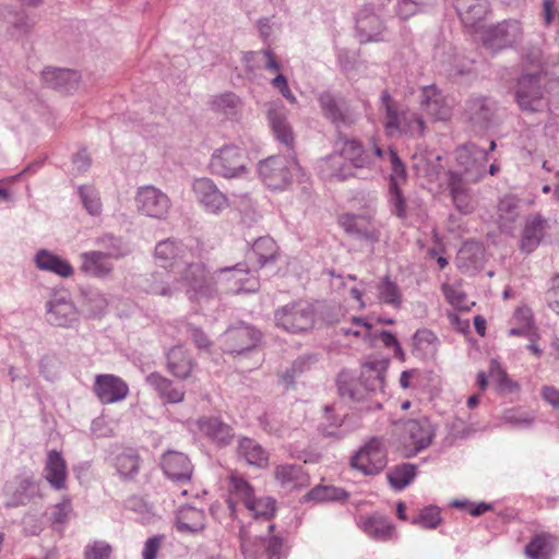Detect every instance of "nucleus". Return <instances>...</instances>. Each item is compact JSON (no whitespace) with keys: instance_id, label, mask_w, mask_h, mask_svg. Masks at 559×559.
<instances>
[{"instance_id":"1","label":"nucleus","mask_w":559,"mask_h":559,"mask_svg":"<svg viewBox=\"0 0 559 559\" xmlns=\"http://www.w3.org/2000/svg\"><path fill=\"white\" fill-rule=\"evenodd\" d=\"M337 153L329 156L325 166L330 176L338 181H345L357 176L356 170L371 169L376 159L367 152L362 143L346 135H338Z\"/></svg>"},{"instance_id":"2","label":"nucleus","mask_w":559,"mask_h":559,"mask_svg":"<svg viewBox=\"0 0 559 559\" xmlns=\"http://www.w3.org/2000/svg\"><path fill=\"white\" fill-rule=\"evenodd\" d=\"M384 369L381 362L372 361L364 365L359 379H356L349 372H341L337 377L340 395L349 402L366 400L369 393L383 389Z\"/></svg>"},{"instance_id":"3","label":"nucleus","mask_w":559,"mask_h":559,"mask_svg":"<svg viewBox=\"0 0 559 559\" xmlns=\"http://www.w3.org/2000/svg\"><path fill=\"white\" fill-rule=\"evenodd\" d=\"M176 275H178V282H182L188 287L187 294L192 300L211 299L218 293L216 271L210 273L201 261L193 262L188 259Z\"/></svg>"},{"instance_id":"4","label":"nucleus","mask_w":559,"mask_h":559,"mask_svg":"<svg viewBox=\"0 0 559 559\" xmlns=\"http://www.w3.org/2000/svg\"><path fill=\"white\" fill-rule=\"evenodd\" d=\"M299 165L293 156H270L259 163V175L263 182L273 190L287 188Z\"/></svg>"},{"instance_id":"5","label":"nucleus","mask_w":559,"mask_h":559,"mask_svg":"<svg viewBox=\"0 0 559 559\" xmlns=\"http://www.w3.org/2000/svg\"><path fill=\"white\" fill-rule=\"evenodd\" d=\"M276 325L292 333L310 330L314 324V310L306 301L292 302L275 311Z\"/></svg>"},{"instance_id":"6","label":"nucleus","mask_w":559,"mask_h":559,"mask_svg":"<svg viewBox=\"0 0 559 559\" xmlns=\"http://www.w3.org/2000/svg\"><path fill=\"white\" fill-rule=\"evenodd\" d=\"M246 164L247 156L239 146L225 145L212 154L210 167L215 175L235 178L246 173Z\"/></svg>"},{"instance_id":"7","label":"nucleus","mask_w":559,"mask_h":559,"mask_svg":"<svg viewBox=\"0 0 559 559\" xmlns=\"http://www.w3.org/2000/svg\"><path fill=\"white\" fill-rule=\"evenodd\" d=\"M386 451L381 439H370L350 460V465L365 475H377L386 466Z\"/></svg>"},{"instance_id":"8","label":"nucleus","mask_w":559,"mask_h":559,"mask_svg":"<svg viewBox=\"0 0 559 559\" xmlns=\"http://www.w3.org/2000/svg\"><path fill=\"white\" fill-rule=\"evenodd\" d=\"M523 35L521 23L516 20H506L487 27L483 34L484 46L492 51H499L518 44Z\"/></svg>"},{"instance_id":"9","label":"nucleus","mask_w":559,"mask_h":559,"mask_svg":"<svg viewBox=\"0 0 559 559\" xmlns=\"http://www.w3.org/2000/svg\"><path fill=\"white\" fill-rule=\"evenodd\" d=\"M456 160L463 167L459 174L463 176L464 180L475 183L485 176L488 151L474 143H468L457 150Z\"/></svg>"},{"instance_id":"10","label":"nucleus","mask_w":559,"mask_h":559,"mask_svg":"<svg viewBox=\"0 0 559 559\" xmlns=\"http://www.w3.org/2000/svg\"><path fill=\"white\" fill-rule=\"evenodd\" d=\"M544 91L538 74H524L518 80L515 100L523 111H538L543 106Z\"/></svg>"},{"instance_id":"11","label":"nucleus","mask_w":559,"mask_h":559,"mask_svg":"<svg viewBox=\"0 0 559 559\" xmlns=\"http://www.w3.org/2000/svg\"><path fill=\"white\" fill-rule=\"evenodd\" d=\"M192 191L204 210L212 214H219L229 206L228 198L219 191L210 178H198L193 181Z\"/></svg>"},{"instance_id":"12","label":"nucleus","mask_w":559,"mask_h":559,"mask_svg":"<svg viewBox=\"0 0 559 559\" xmlns=\"http://www.w3.org/2000/svg\"><path fill=\"white\" fill-rule=\"evenodd\" d=\"M464 112L475 129L487 130L495 121L497 104L486 96H473L466 102Z\"/></svg>"},{"instance_id":"13","label":"nucleus","mask_w":559,"mask_h":559,"mask_svg":"<svg viewBox=\"0 0 559 559\" xmlns=\"http://www.w3.org/2000/svg\"><path fill=\"white\" fill-rule=\"evenodd\" d=\"M402 437L406 445L417 453L432 442L435 428L427 417L408 419L402 423Z\"/></svg>"},{"instance_id":"14","label":"nucleus","mask_w":559,"mask_h":559,"mask_svg":"<svg viewBox=\"0 0 559 559\" xmlns=\"http://www.w3.org/2000/svg\"><path fill=\"white\" fill-rule=\"evenodd\" d=\"M135 201L139 211L158 219L165 218L170 209L169 198L163 191L152 186L140 188Z\"/></svg>"},{"instance_id":"15","label":"nucleus","mask_w":559,"mask_h":559,"mask_svg":"<svg viewBox=\"0 0 559 559\" xmlns=\"http://www.w3.org/2000/svg\"><path fill=\"white\" fill-rule=\"evenodd\" d=\"M261 334L250 325L229 328L223 336L224 350L229 354L240 355L253 349L260 342Z\"/></svg>"},{"instance_id":"16","label":"nucleus","mask_w":559,"mask_h":559,"mask_svg":"<svg viewBox=\"0 0 559 559\" xmlns=\"http://www.w3.org/2000/svg\"><path fill=\"white\" fill-rule=\"evenodd\" d=\"M322 112L337 128L349 127L357 120L356 114L344 99H337L331 93L324 92L319 96Z\"/></svg>"},{"instance_id":"17","label":"nucleus","mask_w":559,"mask_h":559,"mask_svg":"<svg viewBox=\"0 0 559 559\" xmlns=\"http://www.w3.org/2000/svg\"><path fill=\"white\" fill-rule=\"evenodd\" d=\"M162 468L169 479L182 485L189 483L193 474L190 459L179 451H167L162 457Z\"/></svg>"},{"instance_id":"18","label":"nucleus","mask_w":559,"mask_h":559,"mask_svg":"<svg viewBox=\"0 0 559 559\" xmlns=\"http://www.w3.org/2000/svg\"><path fill=\"white\" fill-rule=\"evenodd\" d=\"M112 259L102 253L100 250H91L80 254L81 273L94 278H108L112 275L115 266Z\"/></svg>"},{"instance_id":"19","label":"nucleus","mask_w":559,"mask_h":559,"mask_svg":"<svg viewBox=\"0 0 559 559\" xmlns=\"http://www.w3.org/2000/svg\"><path fill=\"white\" fill-rule=\"evenodd\" d=\"M356 28L360 36V41H379L381 33L384 29L383 22L374 12L371 3L365 4L357 13Z\"/></svg>"},{"instance_id":"20","label":"nucleus","mask_w":559,"mask_h":559,"mask_svg":"<svg viewBox=\"0 0 559 559\" xmlns=\"http://www.w3.org/2000/svg\"><path fill=\"white\" fill-rule=\"evenodd\" d=\"M266 116L275 138L284 145L290 147L294 135L287 121V109L281 100L267 103Z\"/></svg>"},{"instance_id":"21","label":"nucleus","mask_w":559,"mask_h":559,"mask_svg":"<svg viewBox=\"0 0 559 559\" xmlns=\"http://www.w3.org/2000/svg\"><path fill=\"white\" fill-rule=\"evenodd\" d=\"M266 116L275 138L284 145L290 147L294 135L287 121V109L281 100L267 103Z\"/></svg>"},{"instance_id":"22","label":"nucleus","mask_w":559,"mask_h":559,"mask_svg":"<svg viewBox=\"0 0 559 559\" xmlns=\"http://www.w3.org/2000/svg\"><path fill=\"white\" fill-rule=\"evenodd\" d=\"M94 390L98 399L105 404L122 401L129 393L128 384L114 374L97 376Z\"/></svg>"},{"instance_id":"23","label":"nucleus","mask_w":559,"mask_h":559,"mask_svg":"<svg viewBox=\"0 0 559 559\" xmlns=\"http://www.w3.org/2000/svg\"><path fill=\"white\" fill-rule=\"evenodd\" d=\"M189 251L181 243L170 239L159 241L155 248V259L164 267H170L175 274L189 259Z\"/></svg>"},{"instance_id":"24","label":"nucleus","mask_w":559,"mask_h":559,"mask_svg":"<svg viewBox=\"0 0 559 559\" xmlns=\"http://www.w3.org/2000/svg\"><path fill=\"white\" fill-rule=\"evenodd\" d=\"M469 182L464 180L459 171L448 173V187L455 207L463 214L472 213L475 207L473 194L467 187Z\"/></svg>"},{"instance_id":"25","label":"nucleus","mask_w":559,"mask_h":559,"mask_svg":"<svg viewBox=\"0 0 559 559\" xmlns=\"http://www.w3.org/2000/svg\"><path fill=\"white\" fill-rule=\"evenodd\" d=\"M47 321L51 325L71 328L79 321L76 308L70 300L53 298L47 302Z\"/></svg>"},{"instance_id":"26","label":"nucleus","mask_w":559,"mask_h":559,"mask_svg":"<svg viewBox=\"0 0 559 559\" xmlns=\"http://www.w3.org/2000/svg\"><path fill=\"white\" fill-rule=\"evenodd\" d=\"M340 224L349 235L376 242L380 238V231L369 216L344 214Z\"/></svg>"},{"instance_id":"27","label":"nucleus","mask_w":559,"mask_h":559,"mask_svg":"<svg viewBox=\"0 0 559 559\" xmlns=\"http://www.w3.org/2000/svg\"><path fill=\"white\" fill-rule=\"evenodd\" d=\"M175 525L182 534H200L206 526V514L201 509L183 506L177 511Z\"/></svg>"},{"instance_id":"28","label":"nucleus","mask_w":559,"mask_h":559,"mask_svg":"<svg viewBox=\"0 0 559 559\" xmlns=\"http://www.w3.org/2000/svg\"><path fill=\"white\" fill-rule=\"evenodd\" d=\"M44 478L56 490H62L67 488V463L61 453L57 450H51L47 454L44 468Z\"/></svg>"},{"instance_id":"29","label":"nucleus","mask_w":559,"mask_h":559,"mask_svg":"<svg viewBox=\"0 0 559 559\" xmlns=\"http://www.w3.org/2000/svg\"><path fill=\"white\" fill-rule=\"evenodd\" d=\"M146 383L154 389L158 397L166 403L178 404L185 399V388L175 385L174 382L158 372H152L146 377Z\"/></svg>"},{"instance_id":"30","label":"nucleus","mask_w":559,"mask_h":559,"mask_svg":"<svg viewBox=\"0 0 559 559\" xmlns=\"http://www.w3.org/2000/svg\"><path fill=\"white\" fill-rule=\"evenodd\" d=\"M197 425L203 435L218 445H227L234 438L233 428L217 417H202Z\"/></svg>"},{"instance_id":"31","label":"nucleus","mask_w":559,"mask_h":559,"mask_svg":"<svg viewBox=\"0 0 559 559\" xmlns=\"http://www.w3.org/2000/svg\"><path fill=\"white\" fill-rule=\"evenodd\" d=\"M455 10L465 26H475L481 22L489 12L488 0H456Z\"/></svg>"},{"instance_id":"32","label":"nucleus","mask_w":559,"mask_h":559,"mask_svg":"<svg viewBox=\"0 0 559 559\" xmlns=\"http://www.w3.org/2000/svg\"><path fill=\"white\" fill-rule=\"evenodd\" d=\"M546 224V219L540 214H535L526 219L521 239L522 251L531 253L537 248L544 237Z\"/></svg>"},{"instance_id":"33","label":"nucleus","mask_w":559,"mask_h":559,"mask_svg":"<svg viewBox=\"0 0 559 559\" xmlns=\"http://www.w3.org/2000/svg\"><path fill=\"white\" fill-rule=\"evenodd\" d=\"M230 495L227 499V506L230 516L236 518L237 500H241L245 507L254 498L253 487L242 476L233 473L230 475Z\"/></svg>"},{"instance_id":"34","label":"nucleus","mask_w":559,"mask_h":559,"mask_svg":"<svg viewBox=\"0 0 559 559\" xmlns=\"http://www.w3.org/2000/svg\"><path fill=\"white\" fill-rule=\"evenodd\" d=\"M237 453L247 464L264 468L269 463L267 452L253 439L243 437L238 440Z\"/></svg>"},{"instance_id":"35","label":"nucleus","mask_w":559,"mask_h":559,"mask_svg":"<svg viewBox=\"0 0 559 559\" xmlns=\"http://www.w3.org/2000/svg\"><path fill=\"white\" fill-rule=\"evenodd\" d=\"M194 367L191 356L181 346H175L167 353V369L176 378L185 380Z\"/></svg>"},{"instance_id":"36","label":"nucleus","mask_w":559,"mask_h":559,"mask_svg":"<svg viewBox=\"0 0 559 559\" xmlns=\"http://www.w3.org/2000/svg\"><path fill=\"white\" fill-rule=\"evenodd\" d=\"M177 283L178 277L171 275L168 271H159L146 278L145 290L152 295L171 297L179 290Z\"/></svg>"},{"instance_id":"37","label":"nucleus","mask_w":559,"mask_h":559,"mask_svg":"<svg viewBox=\"0 0 559 559\" xmlns=\"http://www.w3.org/2000/svg\"><path fill=\"white\" fill-rule=\"evenodd\" d=\"M274 476L282 487L288 489L304 487L309 480L302 467L296 464H282L276 466Z\"/></svg>"},{"instance_id":"38","label":"nucleus","mask_w":559,"mask_h":559,"mask_svg":"<svg viewBox=\"0 0 559 559\" xmlns=\"http://www.w3.org/2000/svg\"><path fill=\"white\" fill-rule=\"evenodd\" d=\"M43 80L51 88L70 92L78 86L79 74L69 69H48L43 72Z\"/></svg>"},{"instance_id":"39","label":"nucleus","mask_w":559,"mask_h":559,"mask_svg":"<svg viewBox=\"0 0 559 559\" xmlns=\"http://www.w3.org/2000/svg\"><path fill=\"white\" fill-rule=\"evenodd\" d=\"M35 262L39 270L55 273L61 277H70L73 274V267L68 261L47 250H39L35 255Z\"/></svg>"},{"instance_id":"40","label":"nucleus","mask_w":559,"mask_h":559,"mask_svg":"<svg viewBox=\"0 0 559 559\" xmlns=\"http://www.w3.org/2000/svg\"><path fill=\"white\" fill-rule=\"evenodd\" d=\"M141 459L134 450H126L116 455L114 465L124 480L133 479L140 471Z\"/></svg>"},{"instance_id":"41","label":"nucleus","mask_w":559,"mask_h":559,"mask_svg":"<svg viewBox=\"0 0 559 559\" xmlns=\"http://www.w3.org/2000/svg\"><path fill=\"white\" fill-rule=\"evenodd\" d=\"M252 252L261 267L275 262L280 255V248L271 237H260L252 245Z\"/></svg>"},{"instance_id":"42","label":"nucleus","mask_w":559,"mask_h":559,"mask_svg":"<svg viewBox=\"0 0 559 559\" xmlns=\"http://www.w3.org/2000/svg\"><path fill=\"white\" fill-rule=\"evenodd\" d=\"M348 497L349 493L343 488L329 485H318L307 492L305 499L317 502H343L347 500Z\"/></svg>"},{"instance_id":"43","label":"nucleus","mask_w":559,"mask_h":559,"mask_svg":"<svg viewBox=\"0 0 559 559\" xmlns=\"http://www.w3.org/2000/svg\"><path fill=\"white\" fill-rule=\"evenodd\" d=\"M7 491H12V504L24 506L38 492V485L33 477H22L16 480V486L12 490V485H7Z\"/></svg>"},{"instance_id":"44","label":"nucleus","mask_w":559,"mask_h":559,"mask_svg":"<svg viewBox=\"0 0 559 559\" xmlns=\"http://www.w3.org/2000/svg\"><path fill=\"white\" fill-rule=\"evenodd\" d=\"M378 299L380 302L389 305L395 309L402 306L403 295L399 285L391 280L390 276H384L377 285Z\"/></svg>"},{"instance_id":"45","label":"nucleus","mask_w":559,"mask_h":559,"mask_svg":"<svg viewBox=\"0 0 559 559\" xmlns=\"http://www.w3.org/2000/svg\"><path fill=\"white\" fill-rule=\"evenodd\" d=\"M416 469V465L409 463H403L392 467L386 474L390 486L395 490L404 489L415 478Z\"/></svg>"},{"instance_id":"46","label":"nucleus","mask_w":559,"mask_h":559,"mask_svg":"<svg viewBox=\"0 0 559 559\" xmlns=\"http://www.w3.org/2000/svg\"><path fill=\"white\" fill-rule=\"evenodd\" d=\"M95 245L100 248L102 253H105L112 260H119L128 253L121 239L111 234H105L97 237L95 239Z\"/></svg>"},{"instance_id":"47","label":"nucleus","mask_w":559,"mask_h":559,"mask_svg":"<svg viewBox=\"0 0 559 559\" xmlns=\"http://www.w3.org/2000/svg\"><path fill=\"white\" fill-rule=\"evenodd\" d=\"M241 275H249V269L245 263L218 269L216 270V287L223 285L226 290L228 285H237L238 281H241Z\"/></svg>"},{"instance_id":"48","label":"nucleus","mask_w":559,"mask_h":559,"mask_svg":"<svg viewBox=\"0 0 559 559\" xmlns=\"http://www.w3.org/2000/svg\"><path fill=\"white\" fill-rule=\"evenodd\" d=\"M274 525L269 524L267 536H261L259 538L260 546L264 549L267 559H282L283 558V538L278 535H272Z\"/></svg>"},{"instance_id":"49","label":"nucleus","mask_w":559,"mask_h":559,"mask_svg":"<svg viewBox=\"0 0 559 559\" xmlns=\"http://www.w3.org/2000/svg\"><path fill=\"white\" fill-rule=\"evenodd\" d=\"M550 551L551 544L546 534L535 536L525 547V554L530 559H546Z\"/></svg>"},{"instance_id":"50","label":"nucleus","mask_w":559,"mask_h":559,"mask_svg":"<svg viewBox=\"0 0 559 559\" xmlns=\"http://www.w3.org/2000/svg\"><path fill=\"white\" fill-rule=\"evenodd\" d=\"M247 510L255 519H265L269 520L274 515L275 512V500L270 497L263 498H253L247 506Z\"/></svg>"},{"instance_id":"51","label":"nucleus","mask_w":559,"mask_h":559,"mask_svg":"<svg viewBox=\"0 0 559 559\" xmlns=\"http://www.w3.org/2000/svg\"><path fill=\"white\" fill-rule=\"evenodd\" d=\"M389 203L392 214L402 219L407 217L406 199L401 186H396L395 182L389 183Z\"/></svg>"},{"instance_id":"52","label":"nucleus","mask_w":559,"mask_h":559,"mask_svg":"<svg viewBox=\"0 0 559 559\" xmlns=\"http://www.w3.org/2000/svg\"><path fill=\"white\" fill-rule=\"evenodd\" d=\"M381 103L385 109L384 127L389 133H392L393 130H399L401 128V114L395 109L393 99L386 91H383L381 94Z\"/></svg>"},{"instance_id":"53","label":"nucleus","mask_w":559,"mask_h":559,"mask_svg":"<svg viewBox=\"0 0 559 559\" xmlns=\"http://www.w3.org/2000/svg\"><path fill=\"white\" fill-rule=\"evenodd\" d=\"M498 216L502 228H507L508 223H513L519 216L518 201L512 197H504L498 204Z\"/></svg>"},{"instance_id":"54","label":"nucleus","mask_w":559,"mask_h":559,"mask_svg":"<svg viewBox=\"0 0 559 559\" xmlns=\"http://www.w3.org/2000/svg\"><path fill=\"white\" fill-rule=\"evenodd\" d=\"M112 546L106 540H91L84 547V559H110L112 556Z\"/></svg>"},{"instance_id":"55","label":"nucleus","mask_w":559,"mask_h":559,"mask_svg":"<svg viewBox=\"0 0 559 559\" xmlns=\"http://www.w3.org/2000/svg\"><path fill=\"white\" fill-rule=\"evenodd\" d=\"M79 194L83 206L91 215H99L102 212V202L98 192L90 186L79 188Z\"/></svg>"},{"instance_id":"56","label":"nucleus","mask_w":559,"mask_h":559,"mask_svg":"<svg viewBox=\"0 0 559 559\" xmlns=\"http://www.w3.org/2000/svg\"><path fill=\"white\" fill-rule=\"evenodd\" d=\"M310 358L299 357L297 358L289 368H287L281 374L282 382L288 388L293 386L295 380L300 377L305 371L310 368Z\"/></svg>"},{"instance_id":"57","label":"nucleus","mask_w":559,"mask_h":559,"mask_svg":"<svg viewBox=\"0 0 559 559\" xmlns=\"http://www.w3.org/2000/svg\"><path fill=\"white\" fill-rule=\"evenodd\" d=\"M412 523L426 530L436 528L441 523L439 508L429 506L423 509L417 516L413 518Z\"/></svg>"},{"instance_id":"58","label":"nucleus","mask_w":559,"mask_h":559,"mask_svg":"<svg viewBox=\"0 0 559 559\" xmlns=\"http://www.w3.org/2000/svg\"><path fill=\"white\" fill-rule=\"evenodd\" d=\"M388 155L391 163V175L389 183L395 182L396 186H402L404 182H406L407 178L405 165L394 150L390 148Z\"/></svg>"},{"instance_id":"59","label":"nucleus","mask_w":559,"mask_h":559,"mask_svg":"<svg viewBox=\"0 0 559 559\" xmlns=\"http://www.w3.org/2000/svg\"><path fill=\"white\" fill-rule=\"evenodd\" d=\"M364 531L373 538L385 539L390 536L392 527L383 520L370 518L365 521Z\"/></svg>"},{"instance_id":"60","label":"nucleus","mask_w":559,"mask_h":559,"mask_svg":"<svg viewBox=\"0 0 559 559\" xmlns=\"http://www.w3.org/2000/svg\"><path fill=\"white\" fill-rule=\"evenodd\" d=\"M259 288L260 282L258 276L249 271V275H241V281H238L237 285H228L226 287V293H255Z\"/></svg>"},{"instance_id":"61","label":"nucleus","mask_w":559,"mask_h":559,"mask_svg":"<svg viewBox=\"0 0 559 559\" xmlns=\"http://www.w3.org/2000/svg\"><path fill=\"white\" fill-rule=\"evenodd\" d=\"M401 128L397 131L405 130L414 134L417 132L419 135L424 134L425 121L414 112H401Z\"/></svg>"},{"instance_id":"62","label":"nucleus","mask_w":559,"mask_h":559,"mask_svg":"<svg viewBox=\"0 0 559 559\" xmlns=\"http://www.w3.org/2000/svg\"><path fill=\"white\" fill-rule=\"evenodd\" d=\"M239 104V98L234 93H225L216 96L213 102V108L225 115H233Z\"/></svg>"},{"instance_id":"63","label":"nucleus","mask_w":559,"mask_h":559,"mask_svg":"<svg viewBox=\"0 0 559 559\" xmlns=\"http://www.w3.org/2000/svg\"><path fill=\"white\" fill-rule=\"evenodd\" d=\"M427 5V0H400L396 8L397 15L407 20L418 12L423 11Z\"/></svg>"},{"instance_id":"64","label":"nucleus","mask_w":559,"mask_h":559,"mask_svg":"<svg viewBox=\"0 0 559 559\" xmlns=\"http://www.w3.org/2000/svg\"><path fill=\"white\" fill-rule=\"evenodd\" d=\"M72 510L70 497H63L60 502L53 506V510L51 512L52 523L63 525L69 520V515L72 513Z\"/></svg>"}]
</instances>
